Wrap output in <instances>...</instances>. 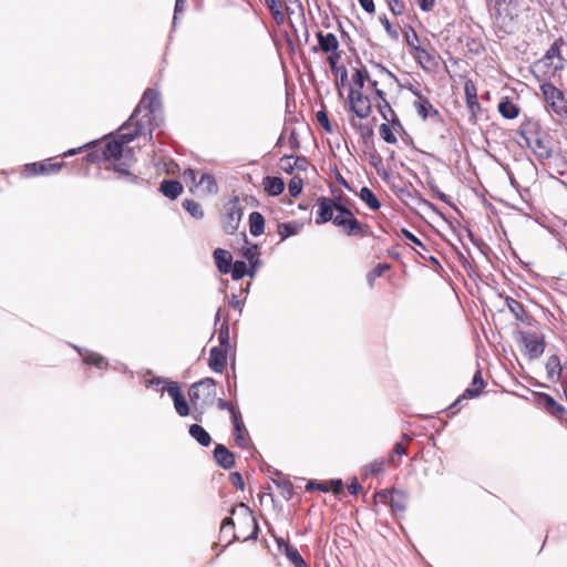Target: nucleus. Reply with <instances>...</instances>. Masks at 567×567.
Here are the masks:
<instances>
[{
    "label": "nucleus",
    "mask_w": 567,
    "mask_h": 567,
    "mask_svg": "<svg viewBox=\"0 0 567 567\" xmlns=\"http://www.w3.org/2000/svg\"><path fill=\"white\" fill-rule=\"evenodd\" d=\"M332 197L320 196L317 198L315 204L316 224L323 225L330 221L349 237L370 236V226L361 223L353 214L352 200L342 190H332Z\"/></svg>",
    "instance_id": "nucleus-1"
},
{
    "label": "nucleus",
    "mask_w": 567,
    "mask_h": 567,
    "mask_svg": "<svg viewBox=\"0 0 567 567\" xmlns=\"http://www.w3.org/2000/svg\"><path fill=\"white\" fill-rule=\"evenodd\" d=\"M133 128L123 131V125L117 130L114 136H106L95 143L86 154L85 159L89 163H105L106 168H113L120 176H127L132 183H137L138 177L130 173L131 163L134 161V151L126 147L133 140H127L123 135L132 133Z\"/></svg>",
    "instance_id": "nucleus-2"
},
{
    "label": "nucleus",
    "mask_w": 567,
    "mask_h": 567,
    "mask_svg": "<svg viewBox=\"0 0 567 567\" xmlns=\"http://www.w3.org/2000/svg\"><path fill=\"white\" fill-rule=\"evenodd\" d=\"M231 515L235 517H226L220 526L221 533H233V539L238 542H247L256 539L259 527L258 523L250 511V508L240 503L231 509Z\"/></svg>",
    "instance_id": "nucleus-3"
},
{
    "label": "nucleus",
    "mask_w": 567,
    "mask_h": 567,
    "mask_svg": "<svg viewBox=\"0 0 567 567\" xmlns=\"http://www.w3.org/2000/svg\"><path fill=\"white\" fill-rule=\"evenodd\" d=\"M368 81H370V73L365 66L352 70L348 91V105L349 111L357 113L359 116H370L372 114V101L370 96L363 93Z\"/></svg>",
    "instance_id": "nucleus-4"
},
{
    "label": "nucleus",
    "mask_w": 567,
    "mask_h": 567,
    "mask_svg": "<svg viewBox=\"0 0 567 567\" xmlns=\"http://www.w3.org/2000/svg\"><path fill=\"white\" fill-rule=\"evenodd\" d=\"M520 135L526 145L539 158H549L553 147L548 135L542 131L538 122L528 121L520 126Z\"/></svg>",
    "instance_id": "nucleus-5"
},
{
    "label": "nucleus",
    "mask_w": 567,
    "mask_h": 567,
    "mask_svg": "<svg viewBox=\"0 0 567 567\" xmlns=\"http://www.w3.org/2000/svg\"><path fill=\"white\" fill-rule=\"evenodd\" d=\"M539 89L550 111L558 117L567 118L566 94L550 82L540 84Z\"/></svg>",
    "instance_id": "nucleus-6"
},
{
    "label": "nucleus",
    "mask_w": 567,
    "mask_h": 567,
    "mask_svg": "<svg viewBox=\"0 0 567 567\" xmlns=\"http://www.w3.org/2000/svg\"><path fill=\"white\" fill-rule=\"evenodd\" d=\"M161 106L159 93L154 89H146L136 110L137 113H144V117L148 118V125L159 126L163 121L157 114Z\"/></svg>",
    "instance_id": "nucleus-7"
},
{
    "label": "nucleus",
    "mask_w": 567,
    "mask_h": 567,
    "mask_svg": "<svg viewBox=\"0 0 567 567\" xmlns=\"http://www.w3.org/2000/svg\"><path fill=\"white\" fill-rule=\"evenodd\" d=\"M64 162H58L55 158L51 157L23 165L21 175L25 178L55 175L64 167Z\"/></svg>",
    "instance_id": "nucleus-8"
},
{
    "label": "nucleus",
    "mask_w": 567,
    "mask_h": 567,
    "mask_svg": "<svg viewBox=\"0 0 567 567\" xmlns=\"http://www.w3.org/2000/svg\"><path fill=\"white\" fill-rule=\"evenodd\" d=\"M517 341L523 346L524 352L529 359L542 357L546 348L544 334L535 331H518Z\"/></svg>",
    "instance_id": "nucleus-9"
},
{
    "label": "nucleus",
    "mask_w": 567,
    "mask_h": 567,
    "mask_svg": "<svg viewBox=\"0 0 567 567\" xmlns=\"http://www.w3.org/2000/svg\"><path fill=\"white\" fill-rule=\"evenodd\" d=\"M189 400L194 405H206L216 396V382L212 378H205L192 385L188 392Z\"/></svg>",
    "instance_id": "nucleus-10"
},
{
    "label": "nucleus",
    "mask_w": 567,
    "mask_h": 567,
    "mask_svg": "<svg viewBox=\"0 0 567 567\" xmlns=\"http://www.w3.org/2000/svg\"><path fill=\"white\" fill-rule=\"evenodd\" d=\"M225 213L221 218V226L226 234L234 235L243 218V207L237 196L230 198L224 206Z\"/></svg>",
    "instance_id": "nucleus-11"
},
{
    "label": "nucleus",
    "mask_w": 567,
    "mask_h": 567,
    "mask_svg": "<svg viewBox=\"0 0 567 567\" xmlns=\"http://www.w3.org/2000/svg\"><path fill=\"white\" fill-rule=\"evenodd\" d=\"M374 503L391 507L392 513H403L408 506V494L401 489L391 488L375 493Z\"/></svg>",
    "instance_id": "nucleus-12"
},
{
    "label": "nucleus",
    "mask_w": 567,
    "mask_h": 567,
    "mask_svg": "<svg viewBox=\"0 0 567 567\" xmlns=\"http://www.w3.org/2000/svg\"><path fill=\"white\" fill-rule=\"evenodd\" d=\"M141 113H137L135 109L130 118L123 124V131L133 128L132 133H126L123 135L127 140H134L135 137L143 135L146 131H148L150 135L157 127L148 125V118L144 117V114L140 117Z\"/></svg>",
    "instance_id": "nucleus-13"
},
{
    "label": "nucleus",
    "mask_w": 567,
    "mask_h": 567,
    "mask_svg": "<svg viewBox=\"0 0 567 567\" xmlns=\"http://www.w3.org/2000/svg\"><path fill=\"white\" fill-rule=\"evenodd\" d=\"M537 404L548 414L556 417L560 423L567 426V409L559 404L551 395L547 393H538L536 396Z\"/></svg>",
    "instance_id": "nucleus-14"
},
{
    "label": "nucleus",
    "mask_w": 567,
    "mask_h": 567,
    "mask_svg": "<svg viewBox=\"0 0 567 567\" xmlns=\"http://www.w3.org/2000/svg\"><path fill=\"white\" fill-rule=\"evenodd\" d=\"M410 54L424 71L433 72L439 68L437 56L427 50V44L416 48Z\"/></svg>",
    "instance_id": "nucleus-15"
},
{
    "label": "nucleus",
    "mask_w": 567,
    "mask_h": 567,
    "mask_svg": "<svg viewBox=\"0 0 567 567\" xmlns=\"http://www.w3.org/2000/svg\"><path fill=\"white\" fill-rule=\"evenodd\" d=\"M317 39H318V47H313L312 51H321L322 53L328 54H336L339 53L340 43L334 33L328 32L324 33L323 31L317 32Z\"/></svg>",
    "instance_id": "nucleus-16"
},
{
    "label": "nucleus",
    "mask_w": 567,
    "mask_h": 567,
    "mask_svg": "<svg viewBox=\"0 0 567 567\" xmlns=\"http://www.w3.org/2000/svg\"><path fill=\"white\" fill-rule=\"evenodd\" d=\"M564 44L563 39L556 40L551 47L547 50L543 58V62L546 66L553 70V72L564 69V58L560 53V47Z\"/></svg>",
    "instance_id": "nucleus-17"
},
{
    "label": "nucleus",
    "mask_w": 567,
    "mask_h": 567,
    "mask_svg": "<svg viewBox=\"0 0 567 567\" xmlns=\"http://www.w3.org/2000/svg\"><path fill=\"white\" fill-rule=\"evenodd\" d=\"M343 482L340 478L323 481V482H317V481H309L306 484L305 489L307 492H313V491H320L323 493L332 492L334 495H339L343 492Z\"/></svg>",
    "instance_id": "nucleus-18"
},
{
    "label": "nucleus",
    "mask_w": 567,
    "mask_h": 567,
    "mask_svg": "<svg viewBox=\"0 0 567 567\" xmlns=\"http://www.w3.org/2000/svg\"><path fill=\"white\" fill-rule=\"evenodd\" d=\"M229 349L213 347L209 351L208 367L215 373H223L227 367V355Z\"/></svg>",
    "instance_id": "nucleus-19"
},
{
    "label": "nucleus",
    "mask_w": 567,
    "mask_h": 567,
    "mask_svg": "<svg viewBox=\"0 0 567 567\" xmlns=\"http://www.w3.org/2000/svg\"><path fill=\"white\" fill-rule=\"evenodd\" d=\"M485 385L486 383L483 379L482 372L477 370L473 377L471 385L463 392L462 395L458 396V399L450 406V409L452 410L456 408L464 399H473L478 396L482 393Z\"/></svg>",
    "instance_id": "nucleus-20"
},
{
    "label": "nucleus",
    "mask_w": 567,
    "mask_h": 567,
    "mask_svg": "<svg viewBox=\"0 0 567 567\" xmlns=\"http://www.w3.org/2000/svg\"><path fill=\"white\" fill-rule=\"evenodd\" d=\"M233 425H234V440L235 443L243 449H246L250 444V439L248 436V432L245 427L244 422L241 421V416L238 412H233L231 416Z\"/></svg>",
    "instance_id": "nucleus-21"
},
{
    "label": "nucleus",
    "mask_w": 567,
    "mask_h": 567,
    "mask_svg": "<svg viewBox=\"0 0 567 567\" xmlns=\"http://www.w3.org/2000/svg\"><path fill=\"white\" fill-rule=\"evenodd\" d=\"M410 90L417 97V100L414 102V107H415L417 114L423 120L427 118L430 115H434V116L439 115L437 110L433 107L430 100L426 96H424L420 92V90H417V89L413 90L412 87Z\"/></svg>",
    "instance_id": "nucleus-22"
},
{
    "label": "nucleus",
    "mask_w": 567,
    "mask_h": 567,
    "mask_svg": "<svg viewBox=\"0 0 567 567\" xmlns=\"http://www.w3.org/2000/svg\"><path fill=\"white\" fill-rule=\"evenodd\" d=\"M277 544L280 549L284 548L285 556L295 567H310L295 546L284 539H277Z\"/></svg>",
    "instance_id": "nucleus-23"
},
{
    "label": "nucleus",
    "mask_w": 567,
    "mask_h": 567,
    "mask_svg": "<svg viewBox=\"0 0 567 567\" xmlns=\"http://www.w3.org/2000/svg\"><path fill=\"white\" fill-rule=\"evenodd\" d=\"M411 441H412L411 436H409L408 434H403L401 440L394 444L393 449L390 452L389 461H388L392 466H394V467L399 466L400 458L406 454L408 446L411 443Z\"/></svg>",
    "instance_id": "nucleus-24"
},
{
    "label": "nucleus",
    "mask_w": 567,
    "mask_h": 567,
    "mask_svg": "<svg viewBox=\"0 0 567 567\" xmlns=\"http://www.w3.org/2000/svg\"><path fill=\"white\" fill-rule=\"evenodd\" d=\"M214 458L216 463L225 468L229 470L235 465V455L225 445L217 444L214 450Z\"/></svg>",
    "instance_id": "nucleus-25"
},
{
    "label": "nucleus",
    "mask_w": 567,
    "mask_h": 567,
    "mask_svg": "<svg viewBox=\"0 0 567 567\" xmlns=\"http://www.w3.org/2000/svg\"><path fill=\"white\" fill-rule=\"evenodd\" d=\"M214 261L217 267V269L221 274H228L231 268L233 262V256L228 250H225L223 248H216L214 250Z\"/></svg>",
    "instance_id": "nucleus-26"
},
{
    "label": "nucleus",
    "mask_w": 567,
    "mask_h": 567,
    "mask_svg": "<svg viewBox=\"0 0 567 567\" xmlns=\"http://www.w3.org/2000/svg\"><path fill=\"white\" fill-rule=\"evenodd\" d=\"M264 190L269 196H279L285 189V182L280 177L266 176L262 178Z\"/></svg>",
    "instance_id": "nucleus-27"
},
{
    "label": "nucleus",
    "mask_w": 567,
    "mask_h": 567,
    "mask_svg": "<svg viewBox=\"0 0 567 567\" xmlns=\"http://www.w3.org/2000/svg\"><path fill=\"white\" fill-rule=\"evenodd\" d=\"M369 116H359L357 113H352L349 117L351 127L360 134L362 138H370L373 135V128L369 124L362 123V120Z\"/></svg>",
    "instance_id": "nucleus-28"
},
{
    "label": "nucleus",
    "mask_w": 567,
    "mask_h": 567,
    "mask_svg": "<svg viewBox=\"0 0 567 567\" xmlns=\"http://www.w3.org/2000/svg\"><path fill=\"white\" fill-rule=\"evenodd\" d=\"M505 305L508 308V310L513 313L516 320L527 323L529 322L530 317L527 316L522 302L507 296L505 297Z\"/></svg>",
    "instance_id": "nucleus-29"
},
{
    "label": "nucleus",
    "mask_w": 567,
    "mask_h": 567,
    "mask_svg": "<svg viewBox=\"0 0 567 567\" xmlns=\"http://www.w3.org/2000/svg\"><path fill=\"white\" fill-rule=\"evenodd\" d=\"M497 109L499 114L507 120L516 118L520 112L519 106L515 104L509 97H503L498 103Z\"/></svg>",
    "instance_id": "nucleus-30"
},
{
    "label": "nucleus",
    "mask_w": 567,
    "mask_h": 567,
    "mask_svg": "<svg viewBox=\"0 0 567 567\" xmlns=\"http://www.w3.org/2000/svg\"><path fill=\"white\" fill-rule=\"evenodd\" d=\"M546 371L549 381L557 382L560 379L563 367L558 355L553 354L548 357L546 361Z\"/></svg>",
    "instance_id": "nucleus-31"
},
{
    "label": "nucleus",
    "mask_w": 567,
    "mask_h": 567,
    "mask_svg": "<svg viewBox=\"0 0 567 567\" xmlns=\"http://www.w3.org/2000/svg\"><path fill=\"white\" fill-rule=\"evenodd\" d=\"M159 190L169 199H176L183 192V185L178 181L164 179L161 183Z\"/></svg>",
    "instance_id": "nucleus-32"
},
{
    "label": "nucleus",
    "mask_w": 567,
    "mask_h": 567,
    "mask_svg": "<svg viewBox=\"0 0 567 567\" xmlns=\"http://www.w3.org/2000/svg\"><path fill=\"white\" fill-rule=\"evenodd\" d=\"M403 35H404L405 43L409 47V52L410 53L412 51H414L416 48H420V47H422L424 44L430 45V42L427 40L422 41L420 39L419 34L416 33L414 28L411 27V25H406L403 29Z\"/></svg>",
    "instance_id": "nucleus-33"
},
{
    "label": "nucleus",
    "mask_w": 567,
    "mask_h": 567,
    "mask_svg": "<svg viewBox=\"0 0 567 567\" xmlns=\"http://www.w3.org/2000/svg\"><path fill=\"white\" fill-rule=\"evenodd\" d=\"M375 107L383 117L384 121L394 116L396 113L392 109L390 102L388 101L385 92H378V99H375Z\"/></svg>",
    "instance_id": "nucleus-34"
},
{
    "label": "nucleus",
    "mask_w": 567,
    "mask_h": 567,
    "mask_svg": "<svg viewBox=\"0 0 567 567\" xmlns=\"http://www.w3.org/2000/svg\"><path fill=\"white\" fill-rule=\"evenodd\" d=\"M249 231L255 237L264 234L265 218L259 212H252L249 215Z\"/></svg>",
    "instance_id": "nucleus-35"
},
{
    "label": "nucleus",
    "mask_w": 567,
    "mask_h": 567,
    "mask_svg": "<svg viewBox=\"0 0 567 567\" xmlns=\"http://www.w3.org/2000/svg\"><path fill=\"white\" fill-rule=\"evenodd\" d=\"M189 434L195 439L202 446H208L212 443L209 433L198 424H192L189 426Z\"/></svg>",
    "instance_id": "nucleus-36"
},
{
    "label": "nucleus",
    "mask_w": 567,
    "mask_h": 567,
    "mask_svg": "<svg viewBox=\"0 0 567 567\" xmlns=\"http://www.w3.org/2000/svg\"><path fill=\"white\" fill-rule=\"evenodd\" d=\"M360 199L367 204V206L372 210H378L381 207V204L374 193L369 187H362L359 193Z\"/></svg>",
    "instance_id": "nucleus-37"
},
{
    "label": "nucleus",
    "mask_w": 567,
    "mask_h": 567,
    "mask_svg": "<svg viewBox=\"0 0 567 567\" xmlns=\"http://www.w3.org/2000/svg\"><path fill=\"white\" fill-rule=\"evenodd\" d=\"M278 493L285 501H290L293 496V485L288 478L274 480Z\"/></svg>",
    "instance_id": "nucleus-38"
},
{
    "label": "nucleus",
    "mask_w": 567,
    "mask_h": 567,
    "mask_svg": "<svg viewBox=\"0 0 567 567\" xmlns=\"http://www.w3.org/2000/svg\"><path fill=\"white\" fill-rule=\"evenodd\" d=\"M316 120L318 124L323 128V131L328 134H334L338 131V125L332 124L329 120L328 113L326 110H320L316 113Z\"/></svg>",
    "instance_id": "nucleus-39"
},
{
    "label": "nucleus",
    "mask_w": 567,
    "mask_h": 567,
    "mask_svg": "<svg viewBox=\"0 0 567 567\" xmlns=\"http://www.w3.org/2000/svg\"><path fill=\"white\" fill-rule=\"evenodd\" d=\"M300 227L301 226L296 221L281 223V224H278L277 231H278V235L280 236V239L285 240L288 237L296 235L299 231Z\"/></svg>",
    "instance_id": "nucleus-40"
},
{
    "label": "nucleus",
    "mask_w": 567,
    "mask_h": 567,
    "mask_svg": "<svg viewBox=\"0 0 567 567\" xmlns=\"http://www.w3.org/2000/svg\"><path fill=\"white\" fill-rule=\"evenodd\" d=\"M84 363L89 365H94L101 370L106 369L109 367L107 360L97 352H89L83 358Z\"/></svg>",
    "instance_id": "nucleus-41"
},
{
    "label": "nucleus",
    "mask_w": 567,
    "mask_h": 567,
    "mask_svg": "<svg viewBox=\"0 0 567 567\" xmlns=\"http://www.w3.org/2000/svg\"><path fill=\"white\" fill-rule=\"evenodd\" d=\"M386 465V461L384 457L375 458L371 463L364 466L365 475H379L384 472Z\"/></svg>",
    "instance_id": "nucleus-42"
},
{
    "label": "nucleus",
    "mask_w": 567,
    "mask_h": 567,
    "mask_svg": "<svg viewBox=\"0 0 567 567\" xmlns=\"http://www.w3.org/2000/svg\"><path fill=\"white\" fill-rule=\"evenodd\" d=\"M231 278L234 280H239L245 277V275L248 274L247 265L245 261L236 260L234 264L231 262ZM249 275L252 276V271H249Z\"/></svg>",
    "instance_id": "nucleus-43"
},
{
    "label": "nucleus",
    "mask_w": 567,
    "mask_h": 567,
    "mask_svg": "<svg viewBox=\"0 0 567 567\" xmlns=\"http://www.w3.org/2000/svg\"><path fill=\"white\" fill-rule=\"evenodd\" d=\"M379 134H380L381 138L384 142H386L388 144H396L398 143L395 132L392 130V127L388 123H382L379 126Z\"/></svg>",
    "instance_id": "nucleus-44"
},
{
    "label": "nucleus",
    "mask_w": 567,
    "mask_h": 567,
    "mask_svg": "<svg viewBox=\"0 0 567 567\" xmlns=\"http://www.w3.org/2000/svg\"><path fill=\"white\" fill-rule=\"evenodd\" d=\"M218 341H219L218 347L230 349L229 324H228L227 319L221 323V326L219 328Z\"/></svg>",
    "instance_id": "nucleus-45"
},
{
    "label": "nucleus",
    "mask_w": 567,
    "mask_h": 567,
    "mask_svg": "<svg viewBox=\"0 0 567 567\" xmlns=\"http://www.w3.org/2000/svg\"><path fill=\"white\" fill-rule=\"evenodd\" d=\"M183 207L193 217L200 219L204 217V212L202 209V206L193 200V199H185L183 202Z\"/></svg>",
    "instance_id": "nucleus-46"
},
{
    "label": "nucleus",
    "mask_w": 567,
    "mask_h": 567,
    "mask_svg": "<svg viewBox=\"0 0 567 567\" xmlns=\"http://www.w3.org/2000/svg\"><path fill=\"white\" fill-rule=\"evenodd\" d=\"M391 266L390 264H378L369 274L367 275V280L370 286H373L374 280L381 276L388 270H390Z\"/></svg>",
    "instance_id": "nucleus-47"
},
{
    "label": "nucleus",
    "mask_w": 567,
    "mask_h": 567,
    "mask_svg": "<svg viewBox=\"0 0 567 567\" xmlns=\"http://www.w3.org/2000/svg\"><path fill=\"white\" fill-rule=\"evenodd\" d=\"M379 21L380 23L382 24V27L384 28V31L386 32V34L389 37H391L392 39H398L399 37V30L398 28L389 20V18L386 17V14H381L379 17Z\"/></svg>",
    "instance_id": "nucleus-48"
},
{
    "label": "nucleus",
    "mask_w": 567,
    "mask_h": 567,
    "mask_svg": "<svg viewBox=\"0 0 567 567\" xmlns=\"http://www.w3.org/2000/svg\"><path fill=\"white\" fill-rule=\"evenodd\" d=\"M303 188V181L299 176H293L288 184V192L290 196L298 197Z\"/></svg>",
    "instance_id": "nucleus-49"
},
{
    "label": "nucleus",
    "mask_w": 567,
    "mask_h": 567,
    "mask_svg": "<svg viewBox=\"0 0 567 567\" xmlns=\"http://www.w3.org/2000/svg\"><path fill=\"white\" fill-rule=\"evenodd\" d=\"M258 246L257 245H252L250 247H247L243 255L244 257L250 262V266H251V270L255 269V267L257 266V264L259 262V259H258Z\"/></svg>",
    "instance_id": "nucleus-50"
},
{
    "label": "nucleus",
    "mask_w": 567,
    "mask_h": 567,
    "mask_svg": "<svg viewBox=\"0 0 567 567\" xmlns=\"http://www.w3.org/2000/svg\"><path fill=\"white\" fill-rule=\"evenodd\" d=\"M466 101V107L468 110V113L471 115V120L473 121H476L477 118V115L481 113L482 111V106L478 102V97H471V99H467L465 100Z\"/></svg>",
    "instance_id": "nucleus-51"
},
{
    "label": "nucleus",
    "mask_w": 567,
    "mask_h": 567,
    "mask_svg": "<svg viewBox=\"0 0 567 567\" xmlns=\"http://www.w3.org/2000/svg\"><path fill=\"white\" fill-rule=\"evenodd\" d=\"M385 2L393 16L400 17L404 13L405 3L403 0H385Z\"/></svg>",
    "instance_id": "nucleus-52"
},
{
    "label": "nucleus",
    "mask_w": 567,
    "mask_h": 567,
    "mask_svg": "<svg viewBox=\"0 0 567 567\" xmlns=\"http://www.w3.org/2000/svg\"><path fill=\"white\" fill-rule=\"evenodd\" d=\"M174 406H175V410L176 412L181 415V416H186L188 415L189 413V408H188V404L184 398V395H182L179 399H176L174 401Z\"/></svg>",
    "instance_id": "nucleus-53"
},
{
    "label": "nucleus",
    "mask_w": 567,
    "mask_h": 567,
    "mask_svg": "<svg viewBox=\"0 0 567 567\" xmlns=\"http://www.w3.org/2000/svg\"><path fill=\"white\" fill-rule=\"evenodd\" d=\"M164 391H167L169 396L175 401L176 399H179L183 394L181 392V389L176 382H169L167 388H162L161 392L164 393Z\"/></svg>",
    "instance_id": "nucleus-54"
},
{
    "label": "nucleus",
    "mask_w": 567,
    "mask_h": 567,
    "mask_svg": "<svg viewBox=\"0 0 567 567\" xmlns=\"http://www.w3.org/2000/svg\"><path fill=\"white\" fill-rule=\"evenodd\" d=\"M293 155H284L279 159V167L286 173L291 174L293 172Z\"/></svg>",
    "instance_id": "nucleus-55"
},
{
    "label": "nucleus",
    "mask_w": 567,
    "mask_h": 567,
    "mask_svg": "<svg viewBox=\"0 0 567 567\" xmlns=\"http://www.w3.org/2000/svg\"><path fill=\"white\" fill-rule=\"evenodd\" d=\"M464 94H465V100L477 96V86L473 80L468 79L465 81Z\"/></svg>",
    "instance_id": "nucleus-56"
},
{
    "label": "nucleus",
    "mask_w": 567,
    "mask_h": 567,
    "mask_svg": "<svg viewBox=\"0 0 567 567\" xmlns=\"http://www.w3.org/2000/svg\"><path fill=\"white\" fill-rule=\"evenodd\" d=\"M229 482L235 486L237 489L243 491L245 488V483L241 474L239 472H233L229 474Z\"/></svg>",
    "instance_id": "nucleus-57"
},
{
    "label": "nucleus",
    "mask_w": 567,
    "mask_h": 567,
    "mask_svg": "<svg viewBox=\"0 0 567 567\" xmlns=\"http://www.w3.org/2000/svg\"><path fill=\"white\" fill-rule=\"evenodd\" d=\"M341 58V54L340 52L339 53H336V54H328L327 55V61L330 65V69L333 73H336V76H338V73L340 72V66H338V61L340 60Z\"/></svg>",
    "instance_id": "nucleus-58"
},
{
    "label": "nucleus",
    "mask_w": 567,
    "mask_h": 567,
    "mask_svg": "<svg viewBox=\"0 0 567 567\" xmlns=\"http://www.w3.org/2000/svg\"><path fill=\"white\" fill-rule=\"evenodd\" d=\"M341 58V54L340 52L339 53H336V54H328L327 55V61L330 65V69L333 73H336V76H338V73L340 72V66H338V61L340 60Z\"/></svg>",
    "instance_id": "nucleus-59"
},
{
    "label": "nucleus",
    "mask_w": 567,
    "mask_h": 567,
    "mask_svg": "<svg viewBox=\"0 0 567 567\" xmlns=\"http://www.w3.org/2000/svg\"><path fill=\"white\" fill-rule=\"evenodd\" d=\"M288 145L292 152H297L300 148L299 135L296 131H291L288 136Z\"/></svg>",
    "instance_id": "nucleus-60"
},
{
    "label": "nucleus",
    "mask_w": 567,
    "mask_h": 567,
    "mask_svg": "<svg viewBox=\"0 0 567 567\" xmlns=\"http://www.w3.org/2000/svg\"><path fill=\"white\" fill-rule=\"evenodd\" d=\"M358 2L365 13L370 16L375 13L374 0H358Z\"/></svg>",
    "instance_id": "nucleus-61"
},
{
    "label": "nucleus",
    "mask_w": 567,
    "mask_h": 567,
    "mask_svg": "<svg viewBox=\"0 0 567 567\" xmlns=\"http://www.w3.org/2000/svg\"><path fill=\"white\" fill-rule=\"evenodd\" d=\"M293 169L306 171L309 162L305 156H293Z\"/></svg>",
    "instance_id": "nucleus-62"
},
{
    "label": "nucleus",
    "mask_w": 567,
    "mask_h": 567,
    "mask_svg": "<svg viewBox=\"0 0 567 567\" xmlns=\"http://www.w3.org/2000/svg\"><path fill=\"white\" fill-rule=\"evenodd\" d=\"M199 184H202V185L205 184L209 192L216 189V187H217L215 178L209 174L202 175Z\"/></svg>",
    "instance_id": "nucleus-63"
},
{
    "label": "nucleus",
    "mask_w": 567,
    "mask_h": 567,
    "mask_svg": "<svg viewBox=\"0 0 567 567\" xmlns=\"http://www.w3.org/2000/svg\"><path fill=\"white\" fill-rule=\"evenodd\" d=\"M385 122L388 124H390V126L392 127V130L395 133H401L404 131V127L396 114L394 116L390 117L389 120H386Z\"/></svg>",
    "instance_id": "nucleus-64"
}]
</instances>
